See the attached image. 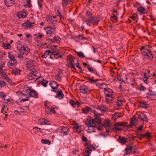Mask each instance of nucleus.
I'll return each instance as SVG.
<instances>
[{"label": "nucleus", "mask_w": 156, "mask_h": 156, "mask_svg": "<svg viewBox=\"0 0 156 156\" xmlns=\"http://www.w3.org/2000/svg\"><path fill=\"white\" fill-rule=\"evenodd\" d=\"M86 14L87 15V16L89 17H91L94 16L92 13L90 12L88 10L87 11Z\"/></svg>", "instance_id": "864d4df0"}, {"label": "nucleus", "mask_w": 156, "mask_h": 156, "mask_svg": "<svg viewBox=\"0 0 156 156\" xmlns=\"http://www.w3.org/2000/svg\"><path fill=\"white\" fill-rule=\"evenodd\" d=\"M131 120H133V121L134 123L135 124V125L137 124L138 122V120L136 118H133Z\"/></svg>", "instance_id": "338daca9"}, {"label": "nucleus", "mask_w": 156, "mask_h": 156, "mask_svg": "<svg viewBox=\"0 0 156 156\" xmlns=\"http://www.w3.org/2000/svg\"><path fill=\"white\" fill-rule=\"evenodd\" d=\"M26 90L27 91H29V96L32 97L37 98L38 97L37 94L36 92L33 89H31L30 88L28 87H27Z\"/></svg>", "instance_id": "39448f33"}, {"label": "nucleus", "mask_w": 156, "mask_h": 156, "mask_svg": "<svg viewBox=\"0 0 156 156\" xmlns=\"http://www.w3.org/2000/svg\"><path fill=\"white\" fill-rule=\"evenodd\" d=\"M139 89L140 90H143L144 91L146 89L145 87L141 84L140 87H139Z\"/></svg>", "instance_id": "774afa93"}, {"label": "nucleus", "mask_w": 156, "mask_h": 156, "mask_svg": "<svg viewBox=\"0 0 156 156\" xmlns=\"http://www.w3.org/2000/svg\"><path fill=\"white\" fill-rule=\"evenodd\" d=\"M34 60H29L26 63L27 67L30 70L34 69V65L32 62Z\"/></svg>", "instance_id": "f8f14e48"}, {"label": "nucleus", "mask_w": 156, "mask_h": 156, "mask_svg": "<svg viewBox=\"0 0 156 156\" xmlns=\"http://www.w3.org/2000/svg\"><path fill=\"white\" fill-rule=\"evenodd\" d=\"M44 29L48 36H51L52 34L55 33V29L51 27H47L44 28Z\"/></svg>", "instance_id": "20e7f679"}, {"label": "nucleus", "mask_w": 156, "mask_h": 156, "mask_svg": "<svg viewBox=\"0 0 156 156\" xmlns=\"http://www.w3.org/2000/svg\"><path fill=\"white\" fill-rule=\"evenodd\" d=\"M50 22V24L54 26H56L58 24V22L56 20Z\"/></svg>", "instance_id": "ea45409f"}, {"label": "nucleus", "mask_w": 156, "mask_h": 156, "mask_svg": "<svg viewBox=\"0 0 156 156\" xmlns=\"http://www.w3.org/2000/svg\"><path fill=\"white\" fill-rule=\"evenodd\" d=\"M109 120L107 121H106L103 123L102 124V126H104L105 128H106V127H107V126L109 122Z\"/></svg>", "instance_id": "bf43d9fd"}, {"label": "nucleus", "mask_w": 156, "mask_h": 156, "mask_svg": "<svg viewBox=\"0 0 156 156\" xmlns=\"http://www.w3.org/2000/svg\"><path fill=\"white\" fill-rule=\"evenodd\" d=\"M130 124L129 125H127V123L126 122V126L125 127H127L128 128H132L133 126L135 125V124L134 123V122L133 120H130Z\"/></svg>", "instance_id": "bb28decb"}, {"label": "nucleus", "mask_w": 156, "mask_h": 156, "mask_svg": "<svg viewBox=\"0 0 156 156\" xmlns=\"http://www.w3.org/2000/svg\"><path fill=\"white\" fill-rule=\"evenodd\" d=\"M113 16H111L110 18L111 20L113 22H115L118 20V18L119 16L118 12L117 10H114L112 12Z\"/></svg>", "instance_id": "423d86ee"}, {"label": "nucleus", "mask_w": 156, "mask_h": 156, "mask_svg": "<svg viewBox=\"0 0 156 156\" xmlns=\"http://www.w3.org/2000/svg\"><path fill=\"white\" fill-rule=\"evenodd\" d=\"M105 98H106V97H107L108 98H112V96L113 95V94H112V93L109 94L108 93H106V92H105Z\"/></svg>", "instance_id": "3c124183"}, {"label": "nucleus", "mask_w": 156, "mask_h": 156, "mask_svg": "<svg viewBox=\"0 0 156 156\" xmlns=\"http://www.w3.org/2000/svg\"><path fill=\"white\" fill-rule=\"evenodd\" d=\"M113 99L112 98L111 99H109L108 98L106 97V102L108 104H111L112 103V101Z\"/></svg>", "instance_id": "79ce46f5"}, {"label": "nucleus", "mask_w": 156, "mask_h": 156, "mask_svg": "<svg viewBox=\"0 0 156 156\" xmlns=\"http://www.w3.org/2000/svg\"><path fill=\"white\" fill-rule=\"evenodd\" d=\"M2 47L5 49H8L10 47V44L9 43H3L2 44Z\"/></svg>", "instance_id": "2f4dec72"}, {"label": "nucleus", "mask_w": 156, "mask_h": 156, "mask_svg": "<svg viewBox=\"0 0 156 156\" xmlns=\"http://www.w3.org/2000/svg\"><path fill=\"white\" fill-rule=\"evenodd\" d=\"M37 37L36 38H37V39L38 40V41H40L41 40L43 39V34H37V35H36Z\"/></svg>", "instance_id": "72a5a7b5"}, {"label": "nucleus", "mask_w": 156, "mask_h": 156, "mask_svg": "<svg viewBox=\"0 0 156 156\" xmlns=\"http://www.w3.org/2000/svg\"><path fill=\"white\" fill-rule=\"evenodd\" d=\"M51 51L49 50L45 51L44 54L42 55V57L44 58H46L49 55V53Z\"/></svg>", "instance_id": "473e14b6"}, {"label": "nucleus", "mask_w": 156, "mask_h": 156, "mask_svg": "<svg viewBox=\"0 0 156 156\" xmlns=\"http://www.w3.org/2000/svg\"><path fill=\"white\" fill-rule=\"evenodd\" d=\"M61 40V38L58 36H55L53 37V41L57 43H59Z\"/></svg>", "instance_id": "c756f323"}, {"label": "nucleus", "mask_w": 156, "mask_h": 156, "mask_svg": "<svg viewBox=\"0 0 156 156\" xmlns=\"http://www.w3.org/2000/svg\"><path fill=\"white\" fill-rule=\"evenodd\" d=\"M31 5H32L30 4V0H28L27 4L24 6L27 7H31Z\"/></svg>", "instance_id": "4d7b16f0"}, {"label": "nucleus", "mask_w": 156, "mask_h": 156, "mask_svg": "<svg viewBox=\"0 0 156 156\" xmlns=\"http://www.w3.org/2000/svg\"><path fill=\"white\" fill-rule=\"evenodd\" d=\"M80 92L83 94H86L89 92V91L88 90V87L87 86H86L85 85L81 86L80 87Z\"/></svg>", "instance_id": "6e6552de"}, {"label": "nucleus", "mask_w": 156, "mask_h": 156, "mask_svg": "<svg viewBox=\"0 0 156 156\" xmlns=\"http://www.w3.org/2000/svg\"><path fill=\"white\" fill-rule=\"evenodd\" d=\"M87 149V150H85V153L86 154H87L85 155L84 156H89L90 155V154L91 153L92 150L91 149Z\"/></svg>", "instance_id": "a18cd8bd"}, {"label": "nucleus", "mask_w": 156, "mask_h": 156, "mask_svg": "<svg viewBox=\"0 0 156 156\" xmlns=\"http://www.w3.org/2000/svg\"><path fill=\"white\" fill-rule=\"evenodd\" d=\"M41 142L43 144H44L49 145L51 144L50 141L48 140L42 139L41 140Z\"/></svg>", "instance_id": "c85d7f7f"}, {"label": "nucleus", "mask_w": 156, "mask_h": 156, "mask_svg": "<svg viewBox=\"0 0 156 156\" xmlns=\"http://www.w3.org/2000/svg\"><path fill=\"white\" fill-rule=\"evenodd\" d=\"M76 54L79 57L81 58L85 57V56L83 53L82 52H76Z\"/></svg>", "instance_id": "f704fd0d"}, {"label": "nucleus", "mask_w": 156, "mask_h": 156, "mask_svg": "<svg viewBox=\"0 0 156 156\" xmlns=\"http://www.w3.org/2000/svg\"><path fill=\"white\" fill-rule=\"evenodd\" d=\"M103 106L102 105H99L98 106L97 108H96L97 110H100L101 112H105V110L103 108Z\"/></svg>", "instance_id": "58836bf2"}, {"label": "nucleus", "mask_w": 156, "mask_h": 156, "mask_svg": "<svg viewBox=\"0 0 156 156\" xmlns=\"http://www.w3.org/2000/svg\"><path fill=\"white\" fill-rule=\"evenodd\" d=\"M59 130H60V132L62 133H63V134L62 135L63 137L67 135L69 132V129L67 126H62L60 127Z\"/></svg>", "instance_id": "7ed1b4c3"}, {"label": "nucleus", "mask_w": 156, "mask_h": 156, "mask_svg": "<svg viewBox=\"0 0 156 156\" xmlns=\"http://www.w3.org/2000/svg\"><path fill=\"white\" fill-rule=\"evenodd\" d=\"M59 10H57V12L58 13V14L57 15L58 16H59L60 17V19L62 21V20L64 19L62 15L60 12L59 11Z\"/></svg>", "instance_id": "13d9d810"}, {"label": "nucleus", "mask_w": 156, "mask_h": 156, "mask_svg": "<svg viewBox=\"0 0 156 156\" xmlns=\"http://www.w3.org/2000/svg\"><path fill=\"white\" fill-rule=\"evenodd\" d=\"M85 124L89 128H90L91 126V121L90 120H87L86 122H85Z\"/></svg>", "instance_id": "37998d69"}, {"label": "nucleus", "mask_w": 156, "mask_h": 156, "mask_svg": "<svg viewBox=\"0 0 156 156\" xmlns=\"http://www.w3.org/2000/svg\"><path fill=\"white\" fill-rule=\"evenodd\" d=\"M12 73L15 75H20V71L18 69H13Z\"/></svg>", "instance_id": "393cba45"}, {"label": "nucleus", "mask_w": 156, "mask_h": 156, "mask_svg": "<svg viewBox=\"0 0 156 156\" xmlns=\"http://www.w3.org/2000/svg\"><path fill=\"white\" fill-rule=\"evenodd\" d=\"M69 102L71 105L73 107H75L76 105H77V104L78 105H80V104L78 102H76L74 101L72 99H70Z\"/></svg>", "instance_id": "a878e982"}, {"label": "nucleus", "mask_w": 156, "mask_h": 156, "mask_svg": "<svg viewBox=\"0 0 156 156\" xmlns=\"http://www.w3.org/2000/svg\"><path fill=\"white\" fill-rule=\"evenodd\" d=\"M41 82V84L43 85V86L44 87H46L47 86V83L48 82L46 80H44Z\"/></svg>", "instance_id": "6e6d98bb"}, {"label": "nucleus", "mask_w": 156, "mask_h": 156, "mask_svg": "<svg viewBox=\"0 0 156 156\" xmlns=\"http://www.w3.org/2000/svg\"><path fill=\"white\" fill-rule=\"evenodd\" d=\"M92 112L95 116V117H100L101 115H102V114H99L95 110H92Z\"/></svg>", "instance_id": "4c0bfd02"}, {"label": "nucleus", "mask_w": 156, "mask_h": 156, "mask_svg": "<svg viewBox=\"0 0 156 156\" xmlns=\"http://www.w3.org/2000/svg\"><path fill=\"white\" fill-rule=\"evenodd\" d=\"M49 84L52 88L58 89L59 84L57 83L54 81H51Z\"/></svg>", "instance_id": "4468645a"}, {"label": "nucleus", "mask_w": 156, "mask_h": 156, "mask_svg": "<svg viewBox=\"0 0 156 156\" xmlns=\"http://www.w3.org/2000/svg\"><path fill=\"white\" fill-rule=\"evenodd\" d=\"M24 10H21L18 13L17 16L19 18H24L27 15L26 11L24 12Z\"/></svg>", "instance_id": "1a4fd4ad"}, {"label": "nucleus", "mask_w": 156, "mask_h": 156, "mask_svg": "<svg viewBox=\"0 0 156 156\" xmlns=\"http://www.w3.org/2000/svg\"><path fill=\"white\" fill-rule=\"evenodd\" d=\"M23 51L25 52V55H27L30 52V48L28 47L25 46Z\"/></svg>", "instance_id": "cd10ccee"}, {"label": "nucleus", "mask_w": 156, "mask_h": 156, "mask_svg": "<svg viewBox=\"0 0 156 156\" xmlns=\"http://www.w3.org/2000/svg\"><path fill=\"white\" fill-rule=\"evenodd\" d=\"M118 141L119 143L123 144L127 142V139L123 137L119 136L118 139Z\"/></svg>", "instance_id": "f3484780"}, {"label": "nucleus", "mask_w": 156, "mask_h": 156, "mask_svg": "<svg viewBox=\"0 0 156 156\" xmlns=\"http://www.w3.org/2000/svg\"><path fill=\"white\" fill-rule=\"evenodd\" d=\"M13 62H12L11 61L9 62L8 66L10 68H12V66H16L17 64V62L16 60H15V61Z\"/></svg>", "instance_id": "b1692460"}, {"label": "nucleus", "mask_w": 156, "mask_h": 156, "mask_svg": "<svg viewBox=\"0 0 156 156\" xmlns=\"http://www.w3.org/2000/svg\"><path fill=\"white\" fill-rule=\"evenodd\" d=\"M22 26L25 28L27 29L28 28V20L25 23L22 24Z\"/></svg>", "instance_id": "09e8293b"}, {"label": "nucleus", "mask_w": 156, "mask_h": 156, "mask_svg": "<svg viewBox=\"0 0 156 156\" xmlns=\"http://www.w3.org/2000/svg\"><path fill=\"white\" fill-rule=\"evenodd\" d=\"M105 90L106 92H108L107 93H108L109 94L112 93L113 94V91L112 89L108 88H105Z\"/></svg>", "instance_id": "c03bdc74"}, {"label": "nucleus", "mask_w": 156, "mask_h": 156, "mask_svg": "<svg viewBox=\"0 0 156 156\" xmlns=\"http://www.w3.org/2000/svg\"><path fill=\"white\" fill-rule=\"evenodd\" d=\"M95 147L93 146L91 144H88L87 145V147H86L87 149H95Z\"/></svg>", "instance_id": "a19ab883"}, {"label": "nucleus", "mask_w": 156, "mask_h": 156, "mask_svg": "<svg viewBox=\"0 0 156 156\" xmlns=\"http://www.w3.org/2000/svg\"><path fill=\"white\" fill-rule=\"evenodd\" d=\"M60 54V52L58 50H56L51 52L50 55V58L57 59L58 58V55Z\"/></svg>", "instance_id": "0eeeda50"}, {"label": "nucleus", "mask_w": 156, "mask_h": 156, "mask_svg": "<svg viewBox=\"0 0 156 156\" xmlns=\"http://www.w3.org/2000/svg\"><path fill=\"white\" fill-rule=\"evenodd\" d=\"M57 94L55 96V98H58L60 100L62 99L64 97V94L61 90H58L56 92Z\"/></svg>", "instance_id": "9b49d317"}, {"label": "nucleus", "mask_w": 156, "mask_h": 156, "mask_svg": "<svg viewBox=\"0 0 156 156\" xmlns=\"http://www.w3.org/2000/svg\"><path fill=\"white\" fill-rule=\"evenodd\" d=\"M95 17H91L89 18L88 19L86 20L85 22L87 23L88 26L91 25V24L93 23L95 21Z\"/></svg>", "instance_id": "2eb2a0df"}, {"label": "nucleus", "mask_w": 156, "mask_h": 156, "mask_svg": "<svg viewBox=\"0 0 156 156\" xmlns=\"http://www.w3.org/2000/svg\"><path fill=\"white\" fill-rule=\"evenodd\" d=\"M37 73H38L36 70L31 71L27 76V78L29 80H33L37 77Z\"/></svg>", "instance_id": "f257e3e1"}, {"label": "nucleus", "mask_w": 156, "mask_h": 156, "mask_svg": "<svg viewBox=\"0 0 156 156\" xmlns=\"http://www.w3.org/2000/svg\"><path fill=\"white\" fill-rule=\"evenodd\" d=\"M89 82L90 83H94L95 82L97 81L98 80H95L91 78H89Z\"/></svg>", "instance_id": "69168bd1"}, {"label": "nucleus", "mask_w": 156, "mask_h": 156, "mask_svg": "<svg viewBox=\"0 0 156 156\" xmlns=\"http://www.w3.org/2000/svg\"><path fill=\"white\" fill-rule=\"evenodd\" d=\"M70 67L73 70H76V69L75 67V65H76L77 63H75L74 61L73 58H70Z\"/></svg>", "instance_id": "dca6fc26"}, {"label": "nucleus", "mask_w": 156, "mask_h": 156, "mask_svg": "<svg viewBox=\"0 0 156 156\" xmlns=\"http://www.w3.org/2000/svg\"><path fill=\"white\" fill-rule=\"evenodd\" d=\"M33 130H35V132H40L41 130V129L40 128H38L37 127H34V128L33 129Z\"/></svg>", "instance_id": "680f3d73"}, {"label": "nucleus", "mask_w": 156, "mask_h": 156, "mask_svg": "<svg viewBox=\"0 0 156 156\" xmlns=\"http://www.w3.org/2000/svg\"><path fill=\"white\" fill-rule=\"evenodd\" d=\"M148 52L145 54L146 58L147 59L151 60L153 58V56L151 53V51L150 49H147Z\"/></svg>", "instance_id": "ddd939ff"}, {"label": "nucleus", "mask_w": 156, "mask_h": 156, "mask_svg": "<svg viewBox=\"0 0 156 156\" xmlns=\"http://www.w3.org/2000/svg\"><path fill=\"white\" fill-rule=\"evenodd\" d=\"M145 116L143 114H141L138 116V118L142 120H144V117Z\"/></svg>", "instance_id": "5fc2aeb1"}, {"label": "nucleus", "mask_w": 156, "mask_h": 156, "mask_svg": "<svg viewBox=\"0 0 156 156\" xmlns=\"http://www.w3.org/2000/svg\"><path fill=\"white\" fill-rule=\"evenodd\" d=\"M50 129H41L40 132L45 135L50 134L51 133V132L50 131Z\"/></svg>", "instance_id": "6ab92c4d"}, {"label": "nucleus", "mask_w": 156, "mask_h": 156, "mask_svg": "<svg viewBox=\"0 0 156 156\" xmlns=\"http://www.w3.org/2000/svg\"><path fill=\"white\" fill-rule=\"evenodd\" d=\"M144 79H148L149 78L150 75L147 74L146 73H144Z\"/></svg>", "instance_id": "e2e57ef3"}, {"label": "nucleus", "mask_w": 156, "mask_h": 156, "mask_svg": "<svg viewBox=\"0 0 156 156\" xmlns=\"http://www.w3.org/2000/svg\"><path fill=\"white\" fill-rule=\"evenodd\" d=\"M117 101H118L117 102H116V104L119 107H121L122 105V103L121 101L119 99H118Z\"/></svg>", "instance_id": "052dcab7"}, {"label": "nucleus", "mask_w": 156, "mask_h": 156, "mask_svg": "<svg viewBox=\"0 0 156 156\" xmlns=\"http://www.w3.org/2000/svg\"><path fill=\"white\" fill-rule=\"evenodd\" d=\"M87 68L90 72H92L94 71L93 68L92 67H90L89 65H88L87 66Z\"/></svg>", "instance_id": "0e129e2a"}, {"label": "nucleus", "mask_w": 156, "mask_h": 156, "mask_svg": "<svg viewBox=\"0 0 156 156\" xmlns=\"http://www.w3.org/2000/svg\"><path fill=\"white\" fill-rule=\"evenodd\" d=\"M136 136L139 139H141L143 137H144V134L142 133L139 134L138 133V132H137V131L136 132Z\"/></svg>", "instance_id": "49530a36"}, {"label": "nucleus", "mask_w": 156, "mask_h": 156, "mask_svg": "<svg viewBox=\"0 0 156 156\" xmlns=\"http://www.w3.org/2000/svg\"><path fill=\"white\" fill-rule=\"evenodd\" d=\"M9 57L10 59V61H15L16 59H15V57L12 55H10V53L9 52Z\"/></svg>", "instance_id": "de8ad7c7"}, {"label": "nucleus", "mask_w": 156, "mask_h": 156, "mask_svg": "<svg viewBox=\"0 0 156 156\" xmlns=\"http://www.w3.org/2000/svg\"><path fill=\"white\" fill-rule=\"evenodd\" d=\"M137 149V147L135 146H128L125 149V151H126V154H129L132 152H133V154H134L136 152V151L135 150H136Z\"/></svg>", "instance_id": "f03ea898"}, {"label": "nucleus", "mask_w": 156, "mask_h": 156, "mask_svg": "<svg viewBox=\"0 0 156 156\" xmlns=\"http://www.w3.org/2000/svg\"><path fill=\"white\" fill-rule=\"evenodd\" d=\"M90 108L86 106L83 108L82 110V112L85 114H87L91 110Z\"/></svg>", "instance_id": "5701e85b"}, {"label": "nucleus", "mask_w": 156, "mask_h": 156, "mask_svg": "<svg viewBox=\"0 0 156 156\" xmlns=\"http://www.w3.org/2000/svg\"><path fill=\"white\" fill-rule=\"evenodd\" d=\"M4 2L5 5L8 7L12 5L15 2L14 0H4Z\"/></svg>", "instance_id": "a211bd4d"}, {"label": "nucleus", "mask_w": 156, "mask_h": 156, "mask_svg": "<svg viewBox=\"0 0 156 156\" xmlns=\"http://www.w3.org/2000/svg\"><path fill=\"white\" fill-rule=\"evenodd\" d=\"M52 16L51 15H49L48 16H47L46 17V19L47 21H50V20H52V19L53 18L54 19H55V18L57 17V16Z\"/></svg>", "instance_id": "7c9ffc66"}, {"label": "nucleus", "mask_w": 156, "mask_h": 156, "mask_svg": "<svg viewBox=\"0 0 156 156\" xmlns=\"http://www.w3.org/2000/svg\"><path fill=\"white\" fill-rule=\"evenodd\" d=\"M0 75L2 77L6 80L9 78L8 76L6 73L3 71L0 72Z\"/></svg>", "instance_id": "412c9836"}, {"label": "nucleus", "mask_w": 156, "mask_h": 156, "mask_svg": "<svg viewBox=\"0 0 156 156\" xmlns=\"http://www.w3.org/2000/svg\"><path fill=\"white\" fill-rule=\"evenodd\" d=\"M71 0H63L62 4L64 7L66 6L67 4L71 2Z\"/></svg>", "instance_id": "c9c22d12"}, {"label": "nucleus", "mask_w": 156, "mask_h": 156, "mask_svg": "<svg viewBox=\"0 0 156 156\" xmlns=\"http://www.w3.org/2000/svg\"><path fill=\"white\" fill-rule=\"evenodd\" d=\"M28 28H31V27L34 26V25L35 23L34 22H30V21L28 20Z\"/></svg>", "instance_id": "8fccbe9b"}, {"label": "nucleus", "mask_w": 156, "mask_h": 156, "mask_svg": "<svg viewBox=\"0 0 156 156\" xmlns=\"http://www.w3.org/2000/svg\"><path fill=\"white\" fill-rule=\"evenodd\" d=\"M118 124V126H122L123 127V128H124L125 126H126V122H125V123L122 122H118V123H117Z\"/></svg>", "instance_id": "603ef678"}, {"label": "nucleus", "mask_w": 156, "mask_h": 156, "mask_svg": "<svg viewBox=\"0 0 156 156\" xmlns=\"http://www.w3.org/2000/svg\"><path fill=\"white\" fill-rule=\"evenodd\" d=\"M42 124H46L47 125H50V123L49 121H48L46 119H43L41 122Z\"/></svg>", "instance_id": "e433bc0d"}, {"label": "nucleus", "mask_w": 156, "mask_h": 156, "mask_svg": "<svg viewBox=\"0 0 156 156\" xmlns=\"http://www.w3.org/2000/svg\"><path fill=\"white\" fill-rule=\"evenodd\" d=\"M92 123L95 124V123L98 124H101L102 122L100 117H95L92 119Z\"/></svg>", "instance_id": "9d476101"}, {"label": "nucleus", "mask_w": 156, "mask_h": 156, "mask_svg": "<svg viewBox=\"0 0 156 156\" xmlns=\"http://www.w3.org/2000/svg\"><path fill=\"white\" fill-rule=\"evenodd\" d=\"M119 126H118L117 123H116L112 127V129L114 130L115 129L117 131H121L122 130V128L121 127H119Z\"/></svg>", "instance_id": "4be33fe9"}, {"label": "nucleus", "mask_w": 156, "mask_h": 156, "mask_svg": "<svg viewBox=\"0 0 156 156\" xmlns=\"http://www.w3.org/2000/svg\"><path fill=\"white\" fill-rule=\"evenodd\" d=\"M139 105L140 107L143 108H146L148 105L146 101L140 102Z\"/></svg>", "instance_id": "aec40b11"}]
</instances>
